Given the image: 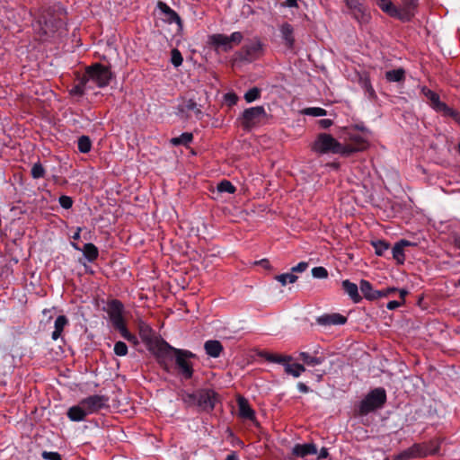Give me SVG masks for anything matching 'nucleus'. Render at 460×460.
Instances as JSON below:
<instances>
[{"mask_svg": "<svg viewBox=\"0 0 460 460\" xmlns=\"http://www.w3.org/2000/svg\"><path fill=\"white\" fill-rule=\"evenodd\" d=\"M66 415L71 421L75 422L83 421L88 416L86 411H84L80 402H78V404L70 407L67 410Z\"/></svg>", "mask_w": 460, "mask_h": 460, "instance_id": "25", "label": "nucleus"}, {"mask_svg": "<svg viewBox=\"0 0 460 460\" xmlns=\"http://www.w3.org/2000/svg\"><path fill=\"white\" fill-rule=\"evenodd\" d=\"M299 359L303 361L304 366L306 365L308 367H316L322 365L325 361L326 356L323 353L321 346L315 345L312 348L311 352L300 351Z\"/></svg>", "mask_w": 460, "mask_h": 460, "instance_id": "13", "label": "nucleus"}, {"mask_svg": "<svg viewBox=\"0 0 460 460\" xmlns=\"http://www.w3.org/2000/svg\"><path fill=\"white\" fill-rule=\"evenodd\" d=\"M83 75L92 90L95 87L103 88L107 86L112 78L111 69L100 63L87 66Z\"/></svg>", "mask_w": 460, "mask_h": 460, "instance_id": "5", "label": "nucleus"}, {"mask_svg": "<svg viewBox=\"0 0 460 460\" xmlns=\"http://www.w3.org/2000/svg\"><path fill=\"white\" fill-rule=\"evenodd\" d=\"M341 285L343 290L354 303H359L361 301L362 298L358 293V287L355 283H352L349 279H345L342 281Z\"/></svg>", "mask_w": 460, "mask_h": 460, "instance_id": "29", "label": "nucleus"}, {"mask_svg": "<svg viewBox=\"0 0 460 460\" xmlns=\"http://www.w3.org/2000/svg\"><path fill=\"white\" fill-rule=\"evenodd\" d=\"M261 357L268 362L280 364L284 367L288 362L293 360V358L290 355H280L269 351H262L261 353Z\"/></svg>", "mask_w": 460, "mask_h": 460, "instance_id": "24", "label": "nucleus"}, {"mask_svg": "<svg viewBox=\"0 0 460 460\" xmlns=\"http://www.w3.org/2000/svg\"><path fill=\"white\" fill-rule=\"evenodd\" d=\"M243 39V33L240 31H234L231 35L228 36L229 43L231 45L240 44L242 42Z\"/></svg>", "mask_w": 460, "mask_h": 460, "instance_id": "48", "label": "nucleus"}, {"mask_svg": "<svg viewBox=\"0 0 460 460\" xmlns=\"http://www.w3.org/2000/svg\"><path fill=\"white\" fill-rule=\"evenodd\" d=\"M359 84L361 88L364 89L369 99H375L376 97V92L367 75L360 76Z\"/></svg>", "mask_w": 460, "mask_h": 460, "instance_id": "35", "label": "nucleus"}, {"mask_svg": "<svg viewBox=\"0 0 460 460\" xmlns=\"http://www.w3.org/2000/svg\"><path fill=\"white\" fill-rule=\"evenodd\" d=\"M413 458L423 457L428 455H435L439 451V445L438 442H431L429 446L422 444H413L409 447Z\"/></svg>", "mask_w": 460, "mask_h": 460, "instance_id": "17", "label": "nucleus"}, {"mask_svg": "<svg viewBox=\"0 0 460 460\" xmlns=\"http://www.w3.org/2000/svg\"><path fill=\"white\" fill-rule=\"evenodd\" d=\"M297 389L299 392L303 393V394H307L309 392V387L304 384V383H298L297 384Z\"/></svg>", "mask_w": 460, "mask_h": 460, "instance_id": "56", "label": "nucleus"}, {"mask_svg": "<svg viewBox=\"0 0 460 460\" xmlns=\"http://www.w3.org/2000/svg\"><path fill=\"white\" fill-rule=\"evenodd\" d=\"M317 452V447L314 443L296 444L292 447V456L305 460L308 456L316 455Z\"/></svg>", "mask_w": 460, "mask_h": 460, "instance_id": "19", "label": "nucleus"}, {"mask_svg": "<svg viewBox=\"0 0 460 460\" xmlns=\"http://www.w3.org/2000/svg\"><path fill=\"white\" fill-rule=\"evenodd\" d=\"M187 110L193 111L197 109V103L193 100H189L186 103Z\"/></svg>", "mask_w": 460, "mask_h": 460, "instance_id": "58", "label": "nucleus"}, {"mask_svg": "<svg viewBox=\"0 0 460 460\" xmlns=\"http://www.w3.org/2000/svg\"><path fill=\"white\" fill-rule=\"evenodd\" d=\"M218 400V394L208 388L185 394L182 397V401L187 406H198L201 411L208 412L214 410Z\"/></svg>", "mask_w": 460, "mask_h": 460, "instance_id": "4", "label": "nucleus"}, {"mask_svg": "<svg viewBox=\"0 0 460 460\" xmlns=\"http://www.w3.org/2000/svg\"><path fill=\"white\" fill-rule=\"evenodd\" d=\"M265 52V45L254 38L245 41L240 50L234 53V61L252 63L262 58Z\"/></svg>", "mask_w": 460, "mask_h": 460, "instance_id": "7", "label": "nucleus"}, {"mask_svg": "<svg viewBox=\"0 0 460 460\" xmlns=\"http://www.w3.org/2000/svg\"><path fill=\"white\" fill-rule=\"evenodd\" d=\"M46 171L43 167V165L38 162L35 163L31 170V174L33 179H40L45 176Z\"/></svg>", "mask_w": 460, "mask_h": 460, "instance_id": "42", "label": "nucleus"}, {"mask_svg": "<svg viewBox=\"0 0 460 460\" xmlns=\"http://www.w3.org/2000/svg\"><path fill=\"white\" fill-rule=\"evenodd\" d=\"M386 392L383 387L372 389L359 402L358 413L367 415L368 413L381 409L386 402Z\"/></svg>", "mask_w": 460, "mask_h": 460, "instance_id": "9", "label": "nucleus"}, {"mask_svg": "<svg viewBox=\"0 0 460 460\" xmlns=\"http://www.w3.org/2000/svg\"><path fill=\"white\" fill-rule=\"evenodd\" d=\"M58 202L59 205L65 209L71 208L74 203L72 198L66 195L60 196L58 199Z\"/></svg>", "mask_w": 460, "mask_h": 460, "instance_id": "47", "label": "nucleus"}, {"mask_svg": "<svg viewBox=\"0 0 460 460\" xmlns=\"http://www.w3.org/2000/svg\"><path fill=\"white\" fill-rule=\"evenodd\" d=\"M279 32L285 46L288 49H293L295 46L294 27L288 22H284L279 26Z\"/></svg>", "mask_w": 460, "mask_h": 460, "instance_id": "20", "label": "nucleus"}, {"mask_svg": "<svg viewBox=\"0 0 460 460\" xmlns=\"http://www.w3.org/2000/svg\"><path fill=\"white\" fill-rule=\"evenodd\" d=\"M311 149L320 155L339 154L344 155V145L327 133L318 134L311 146Z\"/></svg>", "mask_w": 460, "mask_h": 460, "instance_id": "8", "label": "nucleus"}, {"mask_svg": "<svg viewBox=\"0 0 460 460\" xmlns=\"http://www.w3.org/2000/svg\"><path fill=\"white\" fill-rule=\"evenodd\" d=\"M226 100L229 102L230 105L235 104L237 102V96L234 93H226Z\"/></svg>", "mask_w": 460, "mask_h": 460, "instance_id": "55", "label": "nucleus"}, {"mask_svg": "<svg viewBox=\"0 0 460 460\" xmlns=\"http://www.w3.org/2000/svg\"><path fill=\"white\" fill-rule=\"evenodd\" d=\"M82 406L88 415L97 413L99 411L109 407V397L106 395L94 394L80 401Z\"/></svg>", "mask_w": 460, "mask_h": 460, "instance_id": "12", "label": "nucleus"}, {"mask_svg": "<svg viewBox=\"0 0 460 460\" xmlns=\"http://www.w3.org/2000/svg\"><path fill=\"white\" fill-rule=\"evenodd\" d=\"M157 7L160 10L161 13L164 15V20L167 23H176L179 31H181L183 29V23L180 15L174 10H172L167 4L159 1L157 4Z\"/></svg>", "mask_w": 460, "mask_h": 460, "instance_id": "15", "label": "nucleus"}, {"mask_svg": "<svg viewBox=\"0 0 460 460\" xmlns=\"http://www.w3.org/2000/svg\"><path fill=\"white\" fill-rule=\"evenodd\" d=\"M261 97V90L257 87H252L248 90L244 94V100L247 102H252Z\"/></svg>", "mask_w": 460, "mask_h": 460, "instance_id": "43", "label": "nucleus"}, {"mask_svg": "<svg viewBox=\"0 0 460 460\" xmlns=\"http://www.w3.org/2000/svg\"><path fill=\"white\" fill-rule=\"evenodd\" d=\"M359 288L366 299L370 301L378 299V290H375L368 280L362 279L359 284Z\"/></svg>", "mask_w": 460, "mask_h": 460, "instance_id": "30", "label": "nucleus"}, {"mask_svg": "<svg viewBox=\"0 0 460 460\" xmlns=\"http://www.w3.org/2000/svg\"><path fill=\"white\" fill-rule=\"evenodd\" d=\"M217 190L218 192L221 193L226 192L233 194L235 192L236 188L232 184L231 181L227 180H223L217 184Z\"/></svg>", "mask_w": 460, "mask_h": 460, "instance_id": "39", "label": "nucleus"}, {"mask_svg": "<svg viewBox=\"0 0 460 460\" xmlns=\"http://www.w3.org/2000/svg\"><path fill=\"white\" fill-rule=\"evenodd\" d=\"M41 456L45 460H62L60 454L58 452L43 451Z\"/></svg>", "mask_w": 460, "mask_h": 460, "instance_id": "49", "label": "nucleus"}, {"mask_svg": "<svg viewBox=\"0 0 460 460\" xmlns=\"http://www.w3.org/2000/svg\"><path fill=\"white\" fill-rule=\"evenodd\" d=\"M407 294H408V291H407V290H405V289H401V290H400V296H401V298L402 299V301H404V297H405V296H406Z\"/></svg>", "mask_w": 460, "mask_h": 460, "instance_id": "62", "label": "nucleus"}, {"mask_svg": "<svg viewBox=\"0 0 460 460\" xmlns=\"http://www.w3.org/2000/svg\"><path fill=\"white\" fill-rule=\"evenodd\" d=\"M328 456H329L328 449L326 447H322L319 452V455H318V459L327 458Z\"/></svg>", "mask_w": 460, "mask_h": 460, "instance_id": "57", "label": "nucleus"}, {"mask_svg": "<svg viewBox=\"0 0 460 460\" xmlns=\"http://www.w3.org/2000/svg\"><path fill=\"white\" fill-rule=\"evenodd\" d=\"M414 245L411 242L402 239L399 242H397L393 249V258L396 261L398 264H403L405 261V255H404V247Z\"/></svg>", "mask_w": 460, "mask_h": 460, "instance_id": "22", "label": "nucleus"}, {"mask_svg": "<svg viewBox=\"0 0 460 460\" xmlns=\"http://www.w3.org/2000/svg\"><path fill=\"white\" fill-rule=\"evenodd\" d=\"M237 405L239 410V416L243 419L249 420L252 421L256 420L255 411L250 406L247 399L243 396H238Z\"/></svg>", "mask_w": 460, "mask_h": 460, "instance_id": "21", "label": "nucleus"}, {"mask_svg": "<svg viewBox=\"0 0 460 460\" xmlns=\"http://www.w3.org/2000/svg\"><path fill=\"white\" fill-rule=\"evenodd\" d=\"M396 291H397V288H384L382 290H378L377 291L378 298L387 296L390 294L396 292Z\"/></svg>", "mask_w": 460, "mask_h": 460, "instance_id": "52", "label": "nucleus"}, {"mask_svg": "<svg viewBox=\"0 0 460 460\" xmlns=\"http://www.w3.org/2000/svg\"><path fill=\"white\" fill-rule=\"evenodd\" d=\"M33 29L42 41L52 40L60 38L66 33L65 22L51 13H46L33 24Z\"/></svg>", "mask_w": 460, "mask_h": 460, "instance_id": "2", "label": "nucleus"}, {"mask_svg": "<svg viewBox=\"0 0 460 460\" xmlns=\"http://www.w3.org/2000/svg\"><path fill=\"white\" fill-rule=\"evenodd\" d=\"M226 460H239V457L235 452H232L231 454L227 455Z\"/></svg>", "mask_w": 460, "mask_h": 460, "instance_id": "60", "label": "nucleus"}, {"mask_svg": "<svg viewBox=\"0 0 460 460\" xmlns=\"http://www.w3.org/2000/svg\"><path fill=\"white\" fill-rule=\"evenodd\" d=\"M303 114L313 117H323L327 114L326 110L320 107H309L303 110Z\"/></svg>", "mask_w": 460, "mask_h": 460, "instance_id": "40", "label": "nucleus"}, {"mask_svg": "<svg viewBox=\"0 0 460 460\" xmlns=\"http://www.w3.org/2000/svg\"><path fill=\"white\" fill-rule=\"evenodd\" d=\"M308 268V263L305 261H301L297 265L291 268V272L294 274L295 272H304Z\"/></svg>", "mask_w": 460, "mask_h": 460, "instance_id": "51", "label": "nucleus"}, {"mask_svg": "<svg viewBox=\"0 0 460 460\" xmlns=\"http://www.w3.org/2000/svg\"><path fill=\"white\" fill-rule=\"evenodd\" d=\"M376 3L385 13L394 18H401L400 10L391 0H376Z\"/></svg>", "mask_w": 460, "mask_h": 460, "instance_id": "26", "label": "nucleus"}, {"mask_svg": "<svg viewBox=\"0 0 460 460\" xmlns=\"http://www.w3.org/2000/svg\"><path fill=\"white\" fill-rule=\"evenodd\" d=\"M458 152L460 154V143L458 144Z\"/></svg>", "mask_w": 460, "mask_h": 460, "instance_id": "64", "label": "nucleus"}, {"mask_svg": "<svg viewBox=\"0 0 460 460\" xmlns=\"http://www.w3.org/2000/svg\"><path fill=\"white\" fill-rule=\"evenodd\" d=\"M209 42L215 48H220L224 52H228L233 49V45L229 43L228 36L217 33L209 36Z\"/></svg>", "mask_w": 460, "mask_h": 460, "instance_id": "23", "label": "nucleus"}, {"mask_svg": "<svg viewBox=\"0 0 460 460\" xmlns=\"http://www.w3.org/2000/svg\"><path fill=\"white\" fill-rule=\"evenodd\" d=\"M68 324V319L66 315H58L54 323V331L52 332L51 338L54 341H57L61 337L62 332L65 327Z\"/></svg>", "mask_w": 460, "mask_h": 460, "instance_id": "31", "label": "nucleus"}, {"mask_svg": "<svg viewBox=\"0 0 460 460\" xmlns=\"http://www.w3.org/2000/svg\"><path fill=\"white\" fill-rule=\"evenodd\" d=\"M267 113L263 106H255L245 109L239 118L243 129L251 130L258 126L264 119Z\"/></svg>", "mask_w": 460, "mask_h": 460, "instance_id": "11", "label": "nucleus"}, {"mask_svg": "<svg viewBox=\"0 0 460 460\" xmlns=\"http://www.w3.org/2000/svg\"><path fill=\"white\" fill-rule=\"evenodd\" d=\"M402 304V303L396 301V300L389 301L386 305V308L389 310H394V309L398 308L399 306H401Z\"/></svg>", "mask_w": 460, "mask_h": 460, "instance_id": "54", "label": "nucleus"}, {"mask_svg": "<svg viewBox=\"0 0 460 460\" xmlns=\"http://www.w3.org/2000/svg\"><path fill=\"white\" fill-rule=\"evenodd\" d=\"M193 140V135L190 132H184L179 137L171 138L170 143L174 146H188Z\"/></svg>", "mask_w": 460, "mask_h": 460, "instance_id": "36", "label": "nucleus"}, {"mask_svg": "<svg viewBox=\"0 0 460 460\" xmlns=\"http://www.w3.org/2000/svg\"><path fill=\"white\" fill-rule=\"evenodd\" d=\"M346 322L347 317L338 313L324 314L316 317V323L322 326L342 325Z\"/></svg>", "mask_w": 460, "mask_h": 460, "instance_id": "18", "label": "nucleus"}, {"mask_svg": "<svg viewBox=\"0 0 460 460\" xmlns=\"http://www.w3.org/2000/svg\"><path fill=\"white\" fill-rule=\"evenodd\" d=\"M372 245L375 248L376 254L378 256H383L389 249V243L382 240L372 242Z\"/></svg>", "mask_w": 460, "mask_h": 460, "instance_id": "41", "label": "nucleus"}, {"mask_svg": "<svg viewBox=\"0 0 460 460\" xmlns=\"http://www.w3.org/2000/svg\"><path fill=\"white\" fill-rule=\"evenodd\" d=\"M312 275L315 279H325L328 277V271L324 267H314L312 270Z\"/></svg>", "mask_w": 460, "mask_h": 460, "instance_id": "46", "label": "nucleus"}, {"mask_svg": "<svg viewBox=\"0 0 460 460\" xmlns=\"http://www.w3.org/2000/svg\"><path fill=\"white\" fill-rule=\"evenodd\" d=\"M286 5L288 7H297V0H286Z\"/></svg>", "mask_w": 460, "mask_h": 460, "instance_id": "59", "label": "nucleus"}, {"mask_svg": "<svg viewBox=\"0 0 460 460\" xmlns=\"http://www.w3.org/2000/svg\"><path fill=\"white\" fill-rule=\"evenodd\" d=\"M411 458H413L411 456V452L410 451V448H407L401 453H399L395 457L394 460H409Z\"/></svg>", "mask_w": 460, "mask_h": 460, "instance_id": "50", "label": "nucleus"}, {"mask_svg": "<svg viewBox=\"0 0 460 460\" xmlns=\"http://www.w3.org/2000/svg\"><path fill=\"white\" fill-rule=\"evenodd\" d=\"M284 370L287 375L299 377L305 371V367L303 364L288 362L285 366Z\"/></svg>", "mask_w": 460, "mask_h": 460, "instance_id": "32", "label": "nucleus"}, {"mask_svg": "<svg viewBox=\"0 0 460 460\" xmlns=\"http://www.w3.org/2000/svg\"><path fill=\"white\" fill-rule=\"evenodd\" d=\"M349 144H343L344 155H349L353 153L363 151L367 147V141L358 133H349Z\"/></svg>", "mask_w": 460, "mask_h": 460, "instance_id": "14", "label": "nucleus"}, {"mask_svg": "<svg viewBox=\"0 0 460 460\" xmlns=\"http://www.w3.org/2000/svg\"><path fill=\"white\" fill-rule=\"evenodd\" d=\"M90 90H92L91 87L84 76L82 75L78 79V82L69 90V94L73 97L80 98Z\"/></svg>", "mask_w": 460, "mask_h": 460, "instance_id": "27", "label": "nucleus"}, {"mask_svg": "<svg viewBox=\"0 0 460 460\" xmlns=\"http://www.w3.org/2000/svg\"><path fill=\"white\" fill-rule=\"evenodd\" d=\"M71 245H72V247H73L74 249H75V250H77V251H82V249L78 246V244H77V243H71Z\"/></svg>", "mask_w": 460, "mask_h": 460, "instance_id": "63", "label": "nucleus"}, {"mask_svg": "<svg viewBox=\"0 0 460 460\" xmlns=\"http://www.w3.org/2000/svg\"><path fill=\"white\" fill-rule=\"evenodd\" d=\"M106 312L113 328L120 333L121 337L134 345L138 344L137 336L127 328L123 316L124 305L118 299H112L107 303Z\"/></svg>", "mask_w": 460, "mask_h": 460, "instance_id": "3", "label": "nucleus"}, {"mask_svg": "<svg viewBox=\"0 0 460 460\" xmlns=\"http://www.w3.org/2000/svg\"><path fill=\"white\" fill-rule=\"evenodd\" d=\"M82 252L89 262H93L99 256L98 248L91 243H85L82 249Z\"/></svg>", "mask_w": 460, "mask_h": 460, "instance_id": "33", "label": "nucleus"}, {"mask_svg": "<svg viewBox=\"0 0 460 460\" xmlns=\"http://www.w3.org/2000/svg\"><path fill=\"white\" fill-rule=\"evenodd\" d=\"M318 124L322 128H328L333 124V122L330 119H322L318 121Z\"/></svg>", "mask_w": 460, "mask_h": 460, "instance_id": "53", "label": "nucleus"}, {"mask_svg": "<svg viewBox=\"0 0 460 460\" xmlns=\"http://www.w3.org/2000/svg\"><path fill=\"white\" fill-rule=\"evenodd\" d=\"M136 323L142 341L146 344L147 349L156 357L160 352V349H164V344L168 342L164 339L155 336L152 327L144 320L137 319Z\"/></svg>", "mask_w": 460, "mask_h": 460, "instance_id": "6", "label": "nucleus"}, {"mask_svg": "<svg viewBox=\"0 0 460 460\" xmlns=\"http://www.w3.org/2000/svg\"><path fill=\"white\" fill-rule=\"evenodd\" d=\"M78 150L83 154H87L92 148V141L87 136H81L77 141Z\"/></svg>", "mask_w": 460, "mask_h": 460, "instance_id": "37", "label": "nucleus"}, {"mask_svg": "<svg viewBox=\"0 0 460 460\" xmlns=\"http://www.w3.org/2000/svg\"><path fill=\"white\" fill-rule=\"evenodd\" d=\"M385 79L388 82H396V83L402 82L405 79V71L402 67L386 71L385 72Z\"/></svg>", "mask_w": 460, "mask_h": 460, "instance_id": "34", "label": "nucleus"}, {"mask_svg": "<svg viewBox=\"0 0 460 460\" xmlns=\"http://www.w3.org/2000/svg\"><path fill=\"white\" fill-rule=\"evenodd\" d=\"M421 93L427 98L429 106L444 117H450L460 124V113L440 101L439 95L427 86L421 88Z\"/></svg>", "mask_w": 460, "mask_h": 460, "instance_id": "10", "label": "nucleus"}, {"mask_svg": "<svg viewBox=\"0 0 460 460\" xmlns=\"http://www.w3.org/2000/svg\"><path fill=\"white\" fill-rule=\"evenodd\" d=\"M275 279L281 283L282 286H286L288 283H295L297 279V276H296L292 272H287L277 275L275 277Z\"/></svg>", "mask_w": 460, "mask_h": 460, "instance_id": "38", "label": "nucleus"}, {"mask_svg": "<svg viewBox=\"0 0 460 460\" xmlns=\"http://www.w3.org/2000/svg\"><path fill=\"white\" fill-rule=\"evenodd\" d=\"M158 363L169 371V363L174 361L175 370L183 379L189 380L193 376L194 369L191 358L196 355L188 349H177L169 343L164 344V349L155 357Z\"/></svg>", "mask_w": 460, "mask_h": 460, "instance_id": "1", "label": "nucleus"}, {"mask_svg": "<svg viewBox=\"0 0 460 460\" xmlns=\"http://www.w3.org/2000/svg\"><path fill=\"white\" fill-rule=\"evenodd\" d=\"M204 349L208 356L216 358L221 355L223 351V346L220 341L217 340H209L205 342Z\"/></svg>", "mask_w": 460, "mask_h": 460, "instance_id": "28", "label": "nucleus"}, {"mask_svg": "<svg viewBox=\"0 0 460 460\" xmlns=\"http://www.w3.org/2000/svg\"><path fill=\"white\" fill-rule=\"evenodd\" d=\"M113 351H114L116 356L124 357V356H126L128 354V346L123 341H117L114 344Z\"/></svg>", "mask_w": 460, "mask_h": 460, "instance_id": "44", "label": "nucleus"}, {"mask_svg": "<svg viewBox=\"0 0 460 460\" xmlns=\"http://www.w3.org/2000/svg\"><path fill=\"white\" fill-rule=\"evenodd\" d=\"M351 10V14L355 20L362 26L368 24L371 21L370 13L363 6L360 0L356 4H347Z\"/></svg>", "mask_w": 460, "mask_h": 460, "instance_id": "16", "label": "nucleus"}, {"mask_svg": "<svg viewBox=\"0 0 460 460\" xmlns=\"http://www.w3.org/2000/svg\"><path fill=\"white\" fill-rule=\"evenodd\" d=\"M81 231H82L81 227H77L76 231L73 234L72 238L74 240H79L80 239Z\"/></svg>", "mask_w": 460, "mask_h": 460, "instance_id": "61", "label": "nucleus"}, {"mask_svg": "<svg viewBox=\"0 0 460 460\" xmlns=\"http://www.w3.org/2000/svg\"><path fill=\"white\" fill-rule=\"evenodd\" d=\"M182 61H183V58H182L181 52L176 49H172V54H171L172 64L175 67H178L182 64Z\"/></svg>", "mask_w": 460, "mask_h": 460, "instance_id": "45", "label": "nucleus"}]
</instances>
